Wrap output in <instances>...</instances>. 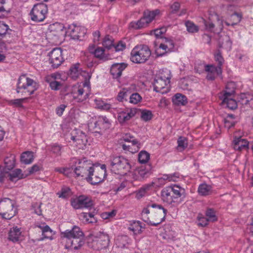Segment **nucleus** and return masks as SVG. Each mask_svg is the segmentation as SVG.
<instances>
[{
    "instance_id": "1",
    "label": "nucleus",
    "mask_w": 253,
    "mask_h": 253,
    "mask_svg": "<svg viewBox=\"0 0 253 253\" xmlns=\"http://www.w3.org/2000/svg\"><path fill=\"white\" fill-rule=\"evenodd\" d=\"M184 192V189L176 185L166 187L161 191L162 199L164 202L175 207L179 204V198Z\"/></svg>"
},
{
    "instance_id": "2",
    "label": "nucleus",
    "mask_w": 253,
    "mask_h": 253,
    "mask_svg": "<svg viewBox=\"0 0 253 253\" xmlns=\"http://www.w3.org/2000/svg\"><path fill=\"white\" fill-rule=\"evenodd\" d=\"M109 163L111 171L116 174H126L131 168L129 161L123 156H111Z\"/></svg>"
},
{
    "instance_id": "3",
    "label": "nucleus",
    "mask_w": 253,
    "mask_h": 253,
    "mask_svg": "<svg viewBox=\"0 0 253 253\" xmlns=\"http://www.w3.org/2000/svg\"><path fill=\"white\" fill-rule=\"evenodd\" d=\"M235 84L234 82L228 83L225 89L220 93L219 98L222 100L223 106L233 110L237 108V102L234 99Z\"/></svg>"
},
{
    "instance_id": "4",
    "label": "nucleus",
    "mask_w": 253,
    "mask_h": 253,
    "mask_svg": "<svg viewBox=\"0 0 253 253\" xmlns=\"http://www.w3.org/2000/svg\"><path fill=\"white\" fill-rule=\"evenodd\" d=\"M37 88V83L33 79L28 77L26 74L22 75L19 77L16 88L17 93L21 92L30 96Z\"/></svg>"
},
{
    "instance_id": "5",
    "label": "nucleus",
    "mask_w": 253,
    "mask_h": 253,
    "mask_svg": "<svg viewBox=\"0 0 253 253\" xmlns=\"http://www.w3.org/2000/svg\"><path fill=\"white\" fill-rule=\"evenodd\" d=\"M151 54L149 47L145 45L136 46L130 53V60L137 64L145 63Z\"/></svg>"
},
{
    "instance_id": "6",
    "label": "nucleus",
    "mask_w": 253,
    "mask_h": 253,
    "mask_svg": "<svg viewBox=\"0 0 253 253\" xmlns=\"http://www.w3.org/2000/svg\"><path fill=\"white\" fill-rule=\"evenodd\" d=\"M15 202L9 198H4L0 200V215L2 218L10 219L17 213Z\"/></svg>"
},
{
    "instance_id": "7",
    "label": "nucleus",
    "mask_w": 253,
    "mask_h": 253,
    "mask_svg": "<svg viewBox=\"0 0 253 253\" xmlns=\"http://www.w3.org/2000/svg\"><path fill=\"white\" fill-rule=\"evenodd\" d=\"M90 93V86L89 81H85L83 86H75L72 91L73 99L77 102L85 101Z\"/></svg>"
},
{
    "instance_id": "8",
    "label": "nucleus",
    "mask_w": 253,
    "mask_h": 253,
    "mask_svg": "<svg viewBox=\"0 0 253 253\" xmlns=\"http://www.w3.org/2000/svg\"><path fill=\"white\" fill-rule=\"evenodd\" d=\"M47 12L48 8L46 4H36L30 12L31 19L35 22H42L45 19Z\"/></svg>"
},
{
    "instance_id": "9",
    "label": "nucleus",
    "mask_w": 253,
    "mask_h": 253,
    "mask_svg": "<svg viewBox=\"0 0 253 253\" xmlns=\"http://www.w3.org/2000/svg\"><path fill=\"white\" fill-rule=\"evenodd\" d=\"M110 125L111 123L106 116H100L93 124L90 123L88 125V127L92 133L101 135L103 131L110 127Z\"/></svg>"
},
{
    "instance_id": "10",
    "label": "nucleus",
    "mask_w": 253,
    "mask_h": 253,
    "mask_svg": "<svg viewBox=\"0 0 253 253\" xmlns=\"http://www.w3.org/2000/svg\"><path fill=\"white\" fill-rule=\"evenodd\" d=\"M243 132L238 130L234 132L232 145L236 151H242L249 149V141L243 138Z\"/></svg>"
},
{
    "instance_id": "11",
    "label": "nucleus",
    "mask_w": 253,
    "mask_h": 253,
    "mask_svg": "<svg viewBox=\"0 0 253 253\" xmlns=\"http://www.w3.org/2000/svg\"><path fill=\"white\" fill-rule=\"evenodd\" d=\"M71 206L75 209L90 208L93 205V202L89 196L82 195L71 200Z\"/></svg>"
},
{
    "instance_id": "12",
    "label": "nucleus",
    "mask_w": 253,
    "mask_h": 253,
    "mask_svg": "<svg viewBox=\"0 0 253 253\" xmlns=\"http://www.w3.org/2000/svg\"><path fill=\"white\" fill-rule=\"evenodd\" d=\"M105 177L104 175V171L102 169L100 168H95L91 166L88 176L86 177L85 178L92 185H96L102 182Z\"/></svg>"
},
{
    "instance_id": "13",
    "label": "nucleus",
    "mask_w": 253,
    "mask_h": 253,
    "mask_svg": "<svg viewBox=\"0 0 253 253\" xmlns=\"http://www.w3.org/2000/svg\"><path fill=\"white\" fill-rule=\"evenodd\" d=\"M62 52L60 48H55L49 52L48 61L53 68H57L64 61Z\"/></svg>"
},
{
    "instance_id": "14",
    "label": "nucleus",
    "mask_w": 253,
    "mask_h": 253,
    "mask_svg": "<svg viewBox=\"0 0 253 253\" xmlns=\"http://www.w3.org/2000/svg\"><path fill=\"white\" fill-rule=\"evenodd\" d=\"M86 32V29L84 27L77 26L74 24L69 25L66 34H67L74 40H81Z\"/></svg>"
},
{
    "instance_id": "15",
    "label": "nucleus",
    "mask_w": 253,
    "mask_h": 253,
    "mask_svg": "<svg viewBox=\"0 0 253 253\" xmlns=\"http://www.w3.org/2000/svg\"><path fill=\"white\" fill-rule=\"evenodd\" d=\"M137 111L135 108L127 109L121 111L117 110L118 122L121 125H126L132 118L135 116Z\"/></svg>"
},
{
    "instance_id": "16",
    "label": "nucleus",
    "mask_w": 253,
    "mask_h": 253,
    "mask_svg": "<svg viewBox=\"0 0 253 253\" xmlns=\"http://www.w3.org/2000/svg\"><path fill=\"white\" fill-rule=\"evenodd\" d=\"M201 68L204 69L207 73V78L209 80H213L216 77L220 76L222 73L221 67L217 66L213 64L206 65L201 64Z\"/></svg>"
},
{
    "instance_id": "17",
    "label": "nucleus",
    "mask_w": 253,
    "mask_h": 253,
    "mask_svg": "<svg viewBox=\"0 0 253 253\" xmlns=\"http://www.w3.org/2000/svg\"><path fill=\"white\" fill-rule=\"evenodd\" d=\"M79 166L77 167L74 171L77 177H84L86 175L88 176L90 169L91 166L90 161L86 160L85 158L79 162Z\"/></svg>"
},
{
    "instance_id": "18",
    "label": "nucleus",
    "mask_w": 253,
    "mask_h": 253,
    "mask_svg": "<svg viewBox=\"0 0 253 253\" xmlns=\"http://www.w3.org/2000/svg\"><path fill=\"white\" fill-rule=\"evenodd\" d=\"M84 234L81 228L77 226H74L71 229L66 230L61 232V237L65 238L67 241L72 240L75 238L84 237Z\"/></svg>"
},
{
    "instance_id": "19",
    "label": "nucleus",
    "mask_w": 253,
    "mask_h": 253,
    "mask_svg": "<svg viewBox=\"0 0 253 253\" xmlns=\"http://www.w3.org/2000/svg\"><path fill=\"white\" fill-rule=\"evenodd\" d=\"M93 241L96 243L97 249L105 248L109 245V239L108 235L103 232H98L93 236Z\"/></svg>"
},
{
    "instance_id": "20",
    "label": "nucleus",
    "mask_w": 253,
    "mask_h": 253,
    "mask_svg": "<svg viewBox=\"0 0 253 253\" xmlns=\"http://www.w3.org/2000/svg\"><path fill=\"white\" fill-rule=\"evenodd\" d=\"M149 206H151V207L155 209L154 212L157 214L158 222L157 223L150 222V224L151 225L156 226L165 220L167 213V210L161 205L156 204H153Z\"/></svg>"
},
{
    "instance_id": "21",
    "label": "nucleus",
    "mask_w": 253,
    "mask_h": 253,
    "mask_svg": "<svg viewBox=\"0 0 253 253\" xmlns=\"http://www.w3.org/2000/svg\"><path fill=\"white\" fill-rule=\"evenodd\" d=\"M170 83L164 81L162 78L157 77L155 79L153 86L154 90L156 92L164 94L168 92L169 90V85Z\"/></svg>"
},
{
    "instance_id": "22",
    "label": "nucleus",
    "mask_w": 253,
    "mask_h": 253,
    "mask_svg": "<svg viewBox=\"0 0 253 253\" xmlns=\"http://www.w3.org/2000/svg\"><path fill=\"white\" fill-rule=\"evenodd\" d=\"M36 227H38L41 230L42 237L38 240V241H42L45 239H52L53 231L50 227L46 225L45 223L37 224L35 225Z\"/></svg>"
},
{
    "instance_id": "23",
    "label": "nucleus",
    "mask_w": 253,
    "mask_h": 253,
    "mask_svg": "<svg viewBox=\"0 0 253 253\" xmlns=\"http://www.w3.org/2000/svg\"><path fill=\"white\" fill-rule=\"evenodd\" d=\"M84 237L75 238L72 240L66 241L65 248L67 249L77 250L84 244Z\"/></svg>"
},
{
    "instance_id": "24",
    "label": "nucleus",
    "mask_w": 253,
    "mask_h": 253,
    "mask_svg": "<svg viewBox=\"0 0 253 253\" xmlns=\"http://www.w3.org/2000/svg\"><path fill=\"white\" fill-rule=\"evenodd\" d=\"M127 65L124 63H115L112 65L110 73L113 78L118 79L122 75V72L126 69Z\"/></svg>"
},
{
    "instance_id": "25",
    "label": "nucleus",
    "mask_w": 253,
    "mask_h": 253,
    "mask_svg": "<svg viewBox=\"0 0 253 253\" xmlns=\"http://www.w3.org/2000/svg\"><path fill=\"white\" fill-rule=\"evenodd\" d=\"M238 103L247 107L253 108V95L250 93H241L238 97Z\"/></svg>"
},
{
    "instance_id": "26",
    "label": "nucleus",
    "mask_w": 253,
    "mask_h": 253,
    "mask_svg": "<svg viewBox=\"0 0 253 253\" xmlns=\"http://www.w3.org/2000/svg\"><path fill=\"white\" fill-rule=\"evenodd\" d=\"M94 45L89 46V50L90 53L94 54V56L101 60L104 61L107 60L108 58L105 54V50L103 47H98L94 50Z\"/></svg>"
},
{
    "instance_id": "27",
    "label": "nucleus",
    "mask_w": 253,
    "mask_h": 253,
    "mask_svg": "<svg viewBox=\"0 0 253 253\" xmlns=\"http://www.w3.org/2000/svg\"><path fill=\"white\" fill-rule=\"evenodd\" d=\"M49 29L51 32H54L53 34L58 36H63L66 34V30L63 24L55 23L50 25Z\"/></svg>"
},
{
    "instance_id": "28",
    "label": "nucleus",
    "mask_w": 253,
    "mask_h": 253,
    "mask_svg": "<svg viewBox=\"0 0 253 253\" xmlns=\"http://www.w3.org/2000/svg\"><path fill=\"white\" fill-rule=\"evenodd\" d=\"M56 78V77L55 74L46 76L44 78L45 81L48 83L51 88L54 90L59 89L61 86L60 83L55 81Z\"/></svg>"
},
{
    "instance_id": "29",
    "label": "nucleus",
    "mask_w": 253,
    "mask_h": 253,
    "mask_svg": "<svg viewBox=\"0 0 253 253\" xmlns=\"http://www.w3.org/2000/svg\"><path fill=\"white\" fill-rule=\"evenodd\" d=\"M21 234L20 229L17 227H13L9 231L8 239L13 242H17L19 240Z\"/></svg>"
},
{
    "instance_id": "30",
    "label": "nucleus",
    "mask_w": 253,
    "mask_h": 253,
    "mask_svg": "<svg viewBox=\"0 0 253 253\" xmlns=\"http://www.w3.org/2000/svg\"><path fill=\"white\" fill-rule=\"evenodd\" d=\"M159 13L160 10L159 9H155L153 11L146 10L144 12L142 18L145 19L146 24L148 25Z\"/></svg>"
},
{
    "instance_id": "31",
    "label": "nucleus",
    "mask_w": 253,
    "mask_h": 253,
    "mask_svg": "<svg viewBox=\"0 0 253 253\" xmlns=\"http://www.w3.org/2000/svg\"><path fill=\"white\" fill-rule=\"evenodd\" d=\"M135 173L140 178H146L151 174V166H142L135 170Z\"/></svg>"
},
{
    "instance_id": "32",
    "label": "nucleus",
    "mask_w": 253,
    "mask_h": 253,
    "mask_svg": "<svg viewBox=\"0 0 253 253\" xmlns=\"http://www.w3.org/2000/svg\"><path fill=\"white\" fill-rule=\"evenodd\" d=\"M4 169L6 170H10L13 169L15 166V156L14 154H9L4 160Z\"/></svg>"
},
{
    "instance_id": "33",
    "label": "nucleus",
    "mask_w": 253,
    "mask_h": 253,
    "mask_svg": "<svg viewBox=\"0 0 253 253\" xmlns=\"http://www.w3.org/2000/svg\"><path fill=\"white\" fill-rule=\"evenodd\" d=\"M172 102L174 104L180 106L185 105L187 103V99L186 97L181 93H176L172 98Z\"/></svg>"
},
{
    "instance_id": "34",
    "label": "nucleus",
    "mask_w": 253,
    "mask_h": 253,
    "mask_svg": "<svg viewBox=\"0 0 253 253\" xmlns=\"http://www.w3.org/2000/svg\"><path fill=\"white\" fill-rule=\"evenodd\" d=\"M94 101L96 107L98 109L105 111H108L112 109H117L116 108L113 107L110 104L104 102L101 99H95Z\"/></svg>"
},
{
    "instance_id": "35",
    "label": "nucleus",
    "mask_w": 253,
    "mask_h": 253,
    "mask_svg": "<svg viewBox=\"0 0 253 253\" xmlns=\"http://www.w3.org/2000/svg\"><path fill=\"white\" fill-rule=\"evenodd\" d=\"M23 178V174L20 169H16L12 172L8 171L7 178L11 181H16L19 179Z\"/></svg>"
},
{
    "instance_id": "36",
    "label": "nucleus",
    "mask_w": 253,
    "mask_h": 253,
    "mask_svg": "<svg viewBox=\"0 0 253 253\" xmlns=\"http://www.w3.org/2000/svg\"><path fill=\"white\" fill-rule=\"evenodd\" d=\"M147 26L145 19L141 17L139 20L136 21H132L129 24V27L134 29L138 30Z\"/></svg>"
},
{
    "instance_id": "37",
    "label": "nucleus",
    "mask_w": 253,
    "mask_h": 253,
    "mask_svg": "<svg viewBox=\"0 0 253 253\" xmlns=\"http://www.w3.org/2000/svg\"><path fill=\"white\" fill-rule=\"evenodd\" d=\"M34 160L33 153L30 151L23 153L21 155V161L25 164H29Z\"/></svg>"
},
{
    "instance_id": "38",
    "label": "nucleus",
    "mask_w": 253,
    "mask_h": 253,
    "mask_svg": "<svg viewBox=\"0 0 253 253\" xmlns=\"http://www.w3.org/2000/svg\"><path fill=\"white\" fill-rule=\"evenodd\" d=\"M57 195L59 198L68 199L72 196V192L69 187L63 186L61 190L57 193Z\"/></svg>"
},
{
    "instance_id": "39",
    "label": "nucleus",
    "mask_w": 253,
    "mask_h": 253,
    "mask_svg": "<svg viewBox=\"0 0 253 253\" xmlns=\"http://www.w3.org/2000/svg\"><path fill=\"white\" fill-rule=\"evenodd\" d=\"M141 228V222L139 221H133L129 224L128 227V229L133 232L134 234L140 233Z\"/></svg>"
},
{
    "instance_id": "40",
    "label": "nucleus",
    "mask_w": 253,
    "mask_h": 253,
    "mask_svg": "<svg viewBox=\"0 0 253 253\" xmlns=\"http://www.w3.org/2000/svg\"><path fill=\"white\" fill-rule=\"evenodd\" d=\"M198 192L201 195H208L211 193V187L207 184H202L199 186Z\"/></svg>"
},
{
    "instance_id": "41",
    "label": "nucleus",
    "mask_w": 253,
    "mask_h": 253,
    "mask_svg": "<svg viewBox=\"0 0 253 253\" xmlns=\"http://www.w3.org/2000/svg\"><path fill=\"white\" fill-rule=\"evenodd\" d=\"M174 46L173 43L171 41H167L166 42V44L165 43H161L160 44L159 46L160 49H162L164 50V52L163 53H159L158 52V50L157 49L156 51V52L159 56H163L166 52L168 51H167V49H168L169 51V49L173 48Z\"/></svg>"
},
{
    "instance_id": "42",
    "label": "nucleus",
    "mask_w": 253,
    "mask_h": 253,
    "mask_svg": "<svg viewBox=\"0 0 253 253\" xmlns=\"http://www.w3.org/2000/svg\"><path fill=\"white\" fill-rule=\"evenodd\" d=\"M81 74L80 64L77 63L70 67V75L73 79H77Z\"/></svg>"
},
{
    "instance_id": "43",
    "label": "nucleus",
    "mask_w": 253,
    "mask_h": 253,
    "mask_svg": "<svg viewBox=\"0 0 253 253\" xmlns=\"http://www.w3.org/2000/svg\"><path fill=\"white\" fill-rule=\"evenodd\" d=\"M82 135H86L82 130L78 129H73L70 133V139L74 142L82 138Z\"/></svg>"
},
{
    "instance_id": "44",
    "label": "nucleus",
    "mask_w": 253,
    "mask_h": 253,
    "mask_svg": "<svg viewBox=\"0 0 253 253\" xmlns=\"http://www.w3.org/2000/svg\"><path fill=\"white\" fill-rule=\"evenodd\" d=\"M150 159V154L146 151H141L138 155V160L140 163L145 164Z\"/></svg>"
},
{
    "instance_id": "45",
    "label": "nucleus",
    "mask_w": 253,
    "mask_h": 253,
    "mask_svg": "<svg viewBox=\"0 0 253 253\" xmlns=\"http://www.w3.org/2000/svg\"><path fill=\"white\" fill-rule=\"evenodd\" d=\"M206 215L209 221L214 222L217 220L216 211L213 209H208L206 212Z\"/></svg>"
},
{
    "instance_id": "46",
    "label": "nucleus",
    "mask_w": 253,
    "mask_h": 253,
    "mask_svg": "<svg viewBox=\"0 0 253 253\" xmlns=\"http://www.w3.org/2000/svg\"><path fill=\"white\" fill-rule=\"evenodd\" d=\"M152 185L150 184L145 185L140 188L136 192V197L139 199L144 196L146 193L150 190Z\"/></svg>"
},
{
    "instance_id": "47",
    "label": "nucleus",
    "mask_w": 253,
    "mask_h": 253,
    "mask_svg": "<svg viewBox=\"0 0 253 253\" xmlns=\"http://www.w3.org/2000/svg\"><path fill=\"white\" fill-rule=\"evenodd\" d=\"M81 216L82 220L86 223H92L97 221L94 214L91 213H83Z\"/></svg>"
},
{
    "instance_id": "48",
    "label": "nucleus",
    "mask_w": 253,
    "mask_h": 253,
    "mask_svg": "<svg viewBox=\"0 0 253 253\" xmlns=\"http://www.w3.org/2000/svg\"><path fill=\"white\" fill-rule=\"evenodd\" d=\"M50 151L56 156H60L62 146L57 143H54L50 145Z\"/></svg>"
},
{
    "instance_id": "49",
    "label": "nucleus",
    "mask_w": 253,
    "mask_h": 253,
    "mask_svg": "<svg viewBox=\"0 0 253 253\" xmlns=\"http://www.w3.org/2000/svg\"><path fill=\"white\" fill-rule=\"evenodd\" d=\"M124 140L126 142H130L132 144V146H136V149L134 148V151H137L139 149V147H138V142L136 139H133V137L128 135V134H126L124 137ZM140 145V144H139Z\"/></svg>"
},
{
    "instance_id": "50",
    "label": "nucleus",
    "mask_w": 253,
    "mask_h": 253,
    "mask_svg": "<svg viewBox=\"0 0 253 253\" xmlns=\"http://www.w3.org/2000/svg\"><path fill=\"white\" fill-rule=\"evenodd\" d=\"M87 140L86 135H82V138L78 139L77 141L74 142L76 146L80 149H84V147L87 143Z\"/></svg>"
},
{
    "instance_id": "51",
    "label": "nucleus",
    "mask_w": 253,
    "mask_h": 253,
    "mask_svg": "<svg viewBox=\"0 0 253 253\" xmlns=\"http://www.w3.org/2000/svg\"><path fill=\"white\" fill-rule=\"evenodd\" d=\"M224 126L227 128L233 126L235 124L234 118L233 115H228L224 120Z\"/></svg>"
},
{
    "instance_id": "52",
    "label": "nucleus",
    "mask_w": 253,
    "mask_h": 253,
    "mask_svg": "<svg viewBox=\"0 0 253 253\" xmlns=\"http://www.w3.org/2000/svg\"><path fill=\"white\" fill-rule=\"evenodd\" d=\"M129 93L128 89L124 88L119 92L117 97V100L119 101H123L124 99L126 100V97Z\"/></svg>"
},
{
    "instance_id": "53",
    "label": "nucleus",
    "mask_w": 253,
    "mask_h": 253,
    "mask_svg": "<svg viewBox=\"0 0 253 253\" xmlns=\"http://www.w3.org/2000/svg\"><path fill=\"white\" fill-rule=\"evenodd\" d=\"M152 112L149 110H144L141 112V118L142 120L147 122L150 120L152 118Z\"/></svg>"
},
{
    "instance_id": "54",
    "label": "nucleus",
    "mask_w": 253,
    "mask_h": 253,
    "mask_svg": "<svg viewBox=\"0 0 253 253\" xmlns=\"http://www.w3.org/2000/svg\"><path fill=\"white\" fill-rule=\"evenodd\" d=\"M113 42V41L112 38L109 36H107L104 38L102 44L105 48L111 49L112 47H114V46Z\"/></svg>"
},
{
    "instance_id": "55",
    "label": "nucleus",
    "mask_w": 253,
    "mask_h": 253,
    "mask_svg": "<svg viewBox=\"0 0 253 253\" xmlns=\"http://www.w3.org/2000/svg\"><path fill=\"white\" fill-rule=\"evenodd\" d=\"M214 58L215 61L217 62L218 66L221 67L224 60L219 50H217L214 53Z\"/></svg>"
},
{
    "instance_id": "56",
    "label": "nucleus",
    "mask_w": 253,
    "mask_h": 253,
    "mask_svg": "<svg viewBox=\"0 0 253 253\" xmlns=\"http://www.w3.org/2000/svg\"><path fill=\"white\" fill-rule=\"evenodd\" d=\"M158 77L163 79V80L167 82L170 83V79L171 78L170 71L167 69L163 70Z\"/></svg>"
},
{
    "instance_id": "57",
    "label": "nucleus",
    "mask_w": 253,
    "mask_h": 253,
    "mask_svg": "<svg viewBox=\"0 0 253 253\" xmlns=\"http://www.w3.org/2000/svg\"><path fill=\"white\" fill-rule=\"evenodd\" d=\"M141 96L138 93H134L129 96V102L136 104L141 101Z\"/></svg>"
},
{
    "instance_id": "58",
    "label": "nucleus",
    "mask_w": 253,
    "mask_h": 253,
    "mask_svg": "<svg viewBox=\"0 0 253 253\" xmlns=\"http://www.w3.org/2000/svg\"><path fill=\"white\" fill-rule=\"evenodd\" d=\"M225 42H223L220 46L221 47L224 48L227 50H230L231 49L232 42L229 37L225 36L224 38Z\"/></svg>"
},
{
    "instance_id": "59",
    "label": "nucleus",
    "mask_w": 253,
    "mask_h": 253,
    "mask_svg": "<svg viewBox=\"0 0 253 253\" xmlns=\"http://www.w3.org/2000/svg\"><path fill=\"white\" fill-rule=\"evenodd\" d=\"M55 171L68 176L71 172L72 169L67 167L56 168Z\"/></svg>"
},
{
    "instance_id": "60",
    "label": "nucleus",
    "mask_w": 253,
    "mask_h": 253,
    "mask_svg": "<svg viewBox=\"0 0 253 253\" xmlns=\"http://www.w3.org/2000/svg\"><path fill=\"white\" fill-rule=\"evenodd\" d=\"M189 81L186 78L181 79L179 82V86L184 90L189 89Z\"/></svg>"
},
{
    "instance_id": "61",
    "label": "nucleus",
    "mask_w": 253,
    "mask_h": 253,
    "mask_svg": "<svg viewBox=\"0 0 253 253\" xmlns=\"http://www.w3.org/2000/svg\"><path fill=\"white\" fill-rule=\"evenodd\" d=\"M178 148L181 150H183L187 146V139L184 137H180L177 141Z\"/></svg>"
},
{
    "instance_id": "62",
    "label": "nucleus",
    "mask_w": 253,
    "mask_h": 253,
    "mask_svg": "<svg viewBox=\"0 0 253 253\" xmlns=\"http://www.w3.org/2000/svg\"><path fill=\"white\" fill-rule=\"evenodd\" d=\"M8 171L3 168L0 167V183H2L5 179L7 178Z\"/></svg>"
},
{
    "instance_id": "63",
    "label": "nucleus",
    "mask_w": 253,
    "mask_h": 253,
    "mask_svg": "<svg viewBox=\"0 0 253 253\" xmlns=\"http://www.w3.org/2000/svg\"><path fill=\"white\" fill-rule=\"evenodd\" d=\"M116 214V211L114 210H113L111 211L104 212H103L101 214V217L103 219H107L113 217Z\"/></svg>"
},
{
    "instance_id": "64",
    "label": "nucleus",
    "mask_w": 253,
    "mask_h": 253,
    "mask_svg": "<svg viewBox=\"0 0 253 253\" xmlns=\"http://www.w3.org/2000/svg\"><path fill=\"white\" fill-rule=\"evenodd\" d=\"M209 221L207 217L202 216H198L197 223L201 226H205L208 224Z\"/></svg>"
}]
</instances>
